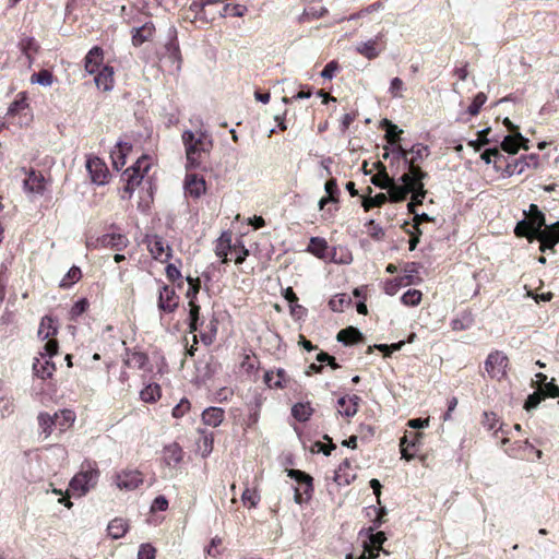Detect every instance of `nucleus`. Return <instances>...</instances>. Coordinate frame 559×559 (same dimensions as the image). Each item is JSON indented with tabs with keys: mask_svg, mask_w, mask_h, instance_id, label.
<instances>
[{
	"mask_svg": "<svg viewBox=\"0 0 559 559\" xmlns=\"http://www.w3.org/2000/svg\"><path fill=\"white\" fill-rule=\"evenodd\" d=\"M181 141L185 146L187 170H207L213 150L212 135L202 129L186 130L181 134Z\"/></svg>",
	"mask_w": 559,
	"mask_h": 559,
	"instance_id": "1",
	"label": "nucleus"
},
{
	"mask_svg": "<svg viewBox=\"0 0 559 559\" xmlns=\"http://www.w3.org/2000/svg\"><path fill=\"white\" fill-rule=\"evenodd\" d=\"M99 477L97 464L91 461H84L81 471L71 479L70 490L78 496L85 495L91 488L95 487Z\"/></svg>",
	"mask_w": 559,
	"mask_h": 559,
	"instance_id": "2",
	"label": "nucleus"
},
{
	"mask_svg": "<svg viewBox=\"0 0 559 559\" xmlns=\"http://www.w3.org/2000/svg\"><path fill=\"white\" fill-rule=\"evenodd\" d=\"M287 474L297 483V486L294 488L296 503L300 504L309 500L313 490L312 477L299 469H288Z\"/></svg>",
	"mask_w": 559,
	"mask_h": 559,
	"instance_id": "3",
	"label": "nucleus"
},
{
	"mask_svg": "<svg viewBox=\"0 0 559 559\" xmlns=\"http://www.w3.org/2000/svg\"><path fill=\"white\" fill-rule=\"evenodd\" d=\"M509 359L502 352L490 353L485 360V370L491 379L501 380L507 374Z\"/></svg>",
	"mask_w": 559,
	"mask_h": 559,
	"instance_id": "4",
	"label": "nucleus"
},
{
	"mask_svg": "<svg viewBox=\"0 0 559 559\" xmlns=\"http://www.w3.org/2000/svg\"><path fill=\"white\" fill-rule=\"evenodd\" d=\"M534 237L540 242L539 250L542 252H546V250L555 252V246L559 243V222L550 226L545 225L535 231Z\"/></svg>",
	"mask_w": 559,
	"mask_h": 559,
	"instance_id": "5",
	"label": "nucleus"
},
{
	"mask_svg": "<svg viewBox=\"0 0 559 559\" xmlns=\"http://www.w3.org/2000/svg\"><path fill=\"white\" fill-rule=\"evenodd\" d=\"M144 481L142 473L138 469H123L115 475L114 483L120 490L131 491Z\"/></svg>",
	"mask_w": 559,
	"mask_h": 559,
	"instance_id": "6",
	"label": "nucleus"
},
{
	"mask_svg": "<svg viewBox=\"0 0 559 559\" xmlns=\"http://www.w3.org/2000/svg\"><path fill=\"white\" fill-rule=\"evenodd\" d=\"M146 245L150 253L156 260L165 262L171 257V248L164 238L157 235L146 237Z\"/></svg>",
	"mask_w": 559,
	"mask_h": 559,
	"instance_id": "7",
	"label": "nucleus"
},
{
	"mask_svg": "<svg viewBox=\"0 0 559 559\" xmlns=\"http://www.w3.org/2000/svg\"><path fill=\"white\" fill-rule=\"evenodd\" d=\"M179 305V297L175 289L168 285H163L158 294V309L166 313H173Z\"/></svg>",
	"mask_w": 559,
	"mask_h": 559,
	"instance_id": "8",
	"label": "nucleus"
},
{
	"mask_svg": "<svg viewBox=\"0 0 559 559\" xmlns=\"http://www.w3.org/2000/svg\"><path fill=\"white\" fill-rule=\"evenodd\" d=\"M86 169L91 179L96 185H105L109 175L106 164L98 157H90L86 162Z\"/></svg>",
	"mask_w": 559,
	"mask_h": 559,
	"instance_id": "9",
	"label": "nucleus"
},
{
	"mask_svg": "<svg viewBox=\"0 0 559 559\" xmlns=\"http://www.w3.org/2000/svg\"><path fill=\"white\" fill-rule=\"evenodd\" d=\"M531 165H533V167H537L538 155L530 154L521 156L512 163H508L503 169V175L506 177H511L514 174L521 175L525 171L526 168L531 167Z\"/></svg>",
	"mask_w": 559,
	"mask_h": 559,
	"instance_id": "10",
	"label": "nucleus"
},
{
	"mask_svg": "<svg viewBox=\"0 0 559 559\" xmlns=\"http://www.w3.org/2000/svg\"><path fill=\"white\" fill-rule=\"evenodd\" d=\"M97 246L121 251L129 245V239L122 234H105L97 238Z\"/></svg>",
	"mask_w": 559,
	"mask_h": 559,
	"instance_id": "11",
	"label": "nucleus"
},
{
	"mask_svg": "<svg viewBox=\"0 0 559 559\" xmlns=\"http://www.w3.org/2000/svg\"><path fill=\"white\" fill-rule=\"evenodd\" d=\"M185 189L189 195L200 198L205 192V180L195 174H188L185 180Z\"/></svg>",
	"mask_w": 559,
	"mask_h": 559,
	"instance_id": "12",
	"label": "nucleus"
},
{
	"mask_svg": "<svg viewBox=\"0 0 559 559\" xmlns=\"http://www.w3.org/2000/svg\"><path fill=\"white\" fill-rule=\"evenodd\" d=\"M96 86L105 92L114 87V69L109 66H104L102 70L96 72L94 78Z\"/></svg>",
	"mask_w": 559,
	"mask_h": 559,
	"instance_id": "13",
	"label": "nucleus"
},
{
	"mask_svg": "<svg viewBox=\"0 0 559 559\" xmlns=\"http://www.w3.org/2000/svg\"><path fill=\"white\" fill-rule=\"evenodd\" d=\"M24 188L28 192L43 194L45 189V178L41 173L31 170L24 180Z\"/></svg>",
	"mask_w": 559,
	"mask_h": 559,
	"instance_id": "14",
	"label": "nucleus"
},
{
	"mask_svg": "<svg viewBox=\"0 0 559 559\" xmlns=\"http://www.w3.org/2000/svg\"><path fill=\"white\" fill-rule=\"evenodd\" d=\"M225 418V412L221 407L211 406L203 411L202 421L211 427H218Z\"/></svg>",
	"mask_w": 559,
	"mask_h": 559,
	"instance_id": "15",
	"label": "nucleus"
},
{
	"mask_svg": "<svg viewBox=\"0 0 559 559\" xmlns=\"http://www.w3.org/2000/svg\"><path fill=\"white\" fill-rule=\"evenodd\" d=\"M103 62V50L99 47H93L85 56V70L90 74H95Z\"/></svg>",
	"mask_w": 559,
	"mask_h": 559,
	"instance_id": "16",
	"label": "nucleus"
},
{
	"mask_svg": "<svg viewBox=\"0 0 559 559\" xmlns=\"http://www.w3.org/2000/svg\"><path fill=\"white\" fill-rule=\"evenodd\" d=\"M155 32L153 23L148 22L141 27L133 28L132 31V44L135 47L141 46L143 43L150 40Z\"/></svg>",
	"mask_w": 559,
	"mask_h": 559,
	"instance_id": "17",
	"label": "nucleus"
},
{
	"mask_svg": "<svg viewBox=\"0 0 559 559\" xmlns=\"http://www.w3.org/2000/svg\"><path fill=\"white\" fill-rule=\"evenodd\" d=\"M361 399L354 394L352 396H342L337 401V406L344 407V405L348 404L347 408L338 409V414L346 417H353L358 412L359 402Z\"/></svg>",
	"mask_w": 559,
	"mask_h": 559,
	"instance_id": "18",
	"label": "nucleus"
},
{
	"mask_svg": "<svg viewBox=\"0 0 559 559\" xmlns=\"http://www.w3.org/2000/svg\"><path fill=\"white\" fill-rule=\"evenodd\" d=\"M34 373L40 379L50 378L56 370L55 364L49 358H36L33 364Z\"/></svg>",
	"mask_w": 559,
	"mask_h": 559,
	"instance_id": "19",
	"label": "nucleus"
},
{
	"mask_svg": "<svg viewBox=\"0 0 559 559\" xmlns=\"http://www.w3.org/2000/svg\"><path fill=\"white\" fill-rule=\"evenodd\" d=\"M520 141L530 142L520 132L507 135L501 142V148L509 154H516L520 150Z\"/></svg>",
	"mask_w": 559,
	"mask_h": 559,
	"instance_id": "20",
	"label": "nucleus"
},
{
	"mask_svg": "<svg viewBox=\"0 0 559 559\" xmlns=\"http://www.w3.org/2000/svg\"><path fill=\"white\" fill-rule=\"evenodd\" d=\"M336 338L338 342L345 345H352L362 341L364 336L358 329L354 326H348L346 329L341 330L337 333Z\"/></svg>",
	"mask_w": 559,
	"mask_h": 559,
	"instance_id": "21",
	"label": "nucleus"
},
{
	"mask_svg": "<svg viewBox=\"0 0 559 559\" xmlns=\"http://www.w3.org/2000/svg\"><path fill=\"white\" fill-rule=\"evenodd\" d=\"M389 198L392 202L404 201L407 195L412 192L406 186H401L393 178L391 179L390 186L386 188Z\"/></svg>",
	"mask_w": 559,
	"mask_h": 559,
	"instance_id": "22",
	"label": "nucleus"
},
{
	"mask_svg": "<svg viewBox=\"0 0 559 559\" xmlns=\"http://www.w3.org/2000/svg\"><path fill=\"white\" fill-rule=\"evenodd\" d=\"M182 449L178 443H171L164 449V460L168 466H175L182 460Z\"/></svg>",
	"mask_w": 559,
	"mask_h": 559,
	"instance_id": "23",
	"label": "nucleus"
},
{
	"mask_svg": "<svg viewBox=\"0 0 559 559\" xmlns=\"http://www.w3.org/2000/svg\"><path fill=\"white\" fill-rule=\"evenodd\" d=\"M131 145L127 142H119L117 150L111 153L114 167L119 170L126 165V154L131 151Z\"/></svg>",
	"mask_w": 559,
	"mask_h": 559,
	"instance_id": "24",
	"label": "nucleus"
},
{
	"mask_svg": "<svg viewBox=\"0 0 559 559\" xmlns=\"http://www.w3.org/2000/svg\"><path fill=\"white\" fill-rule=\"evenodd\" d=\"M129 528V525L126 520L121 518H116L112 521L109 522L107 531L108 534L114 538L118 539L124 536Z\"/></svg>",
	"mask_w": 559,
	"mask_h": 559,
	"instance_id": "25",
	"label": "nucleus"
},
{
	"mask_svg": "<svg viewBox=\"0 0 559 559\" xmlns=\"http://www.w3.org/2000/svg\"><path fill=\"white\" fill-rule=\"evenodd\" d=\"M308 251L311 252L313 255H316L319 259H325L326 251H328V242L324 238L320 237H311Z\"/></svg>",
	"mask_w": 559,
	"mask_h": 559,
	"instance_id": "26",
	"label": "nucleus"
},
{
	"mask_svg": "<svg viewBox=\"0 0 559 559\" xmlns=\"http://www.w3.org/2000/svg\"><path fill=\"white\" fill-rule=\"evenodd\" d=\"M56 420H59V415L55 414V416H50L48 413H40L38 415V425L40 428V433L45 435V438L49 437L52 432V427L56 424Z\"/></svg>",
	"mask_w": 559,
	"mask_h": 559,
	"instance_id": "27",
	"label": "nucleus"
},
{
	"mask_svg": "<svg viewBox=\"0 0 559 559\" xmlns=\"http://www.w3.org/2000/svg\"><path fill=\"white\" fill-rule=\"evenodd\" d=\"M527 221L532 224L535 231L539 230L542 227L546 225L545 214L538 209L536 204L530 205Z\"/></svg>",
	"mask_w": 559,
	"mask_h": 559,
	"instance_id": "28",
	"label": "nucleus"
},
{
	"mask_svg": "<svg viewBox=\"0 0 559 559\" xmlns=\"http://www.w3.org/2000/svg\"><path fill=\"white\" fill-rule=\"evenodd\" d=\"M313 413L310 403H297L292 407V415L298 421H307Z\"/></svg>",
	"mask_w": 559,
	"mask_h": 559,
	"instance_id": "29",
	"label": "nucleus"
},
{
	"mask_svg": "<svg viewBox=\"0 0 559 559\" xmlns=\"http://www.w3.org/2000/svg\"><path fill=\"white\" fill-rule=\"evenodd\" d=\"M57 333V326L55 325V321L51 317L45 316L38 329V336L43 340H48L50 336Z\"/></svg>",
	"mask_w": 559,
	"mask_h": 559,
	"instance_id": "30",
	"label": "nucleus"
},
{
	"mask_svg": "<svg viewBox=\"0 0 559 559\" xmlns=\"http://www.w3.org/2000/svg\"><path fill=\"white\" fill-rule=\"evenodd\" d=\"M148 361L147 356L141 352L127 353L124 365L132 368L143 369Z\"/></svg>",
	"mask_w": 559,
	"mask_h": 559,
	"instance_id": "31",
	"label": "nucleus"
},
{
	"mask_svg": "<svg viewBox=\"0 0 559 559\" xmlns=\"http://www.w3.org/2000/svg\"><path fill=\"white\" fill-rule=\"evenodd\" d=\"M378 38L379 37H377L376 39H370L366 43H360L356 47L357 52H359L369 60L377 58L379 56V50L376 47Z\"/></svg>",
	"mask_w": 559,
	"mask_h": 559,
	"instance_id": "32",
	"label": "nucleus"
},
{
	"mask_svg": "<svg viewBox=\"0 0 559 559\" xmlns=\"http://www.w3.org/2000/svg\"><path fill=\"white\" fill-rule=\"evenodd\" d=\"M376 166L379 168V174L372 176L371 182L383 190H386V188L390 186L391 177L385 171V167L381 162H378Z\"/></svg>",
	"mask_w": 559,
	"mask_h": 559,
	"instance_id": "33",
	"label": "nucleus"
},
{
	"mask_svg": "<svg viewBox=\"0 0 559 559\" xmlns=\"http://www.w3.org/2000/svg\"><path fill=\"white\" fill-rule=\"evenodd\" d=\"M412 201L407 204V209L409 213H415V206L423 204V201L426 197V190L424 189V182H418L414 190H412Z\"/></svg>",
	"mask_w": 559,
	"mask_h": 559,
	"instance_id": "34",
	"label": "nucleus"
},
{
	"mask_svg": "<svg viewBox=\"0 0 559 559\" xmlns=\"http://www.w3.org/2000/svg\"><path fill=\"white\" fill-rule=\"evenodd\" d=\"M514 233L518 237H525L527 238L530 241H533L534 239H536L534 237V234H535V229L534 227L532 226V224L527 221V218L525 219H522L520 221L515 228H514Z\"/></svg>",
	"mask_w": 559,
	"mask_h": 559,
	"instance_id": "35",
	"label": "nucleus"
},
{
	"mask_svg": "<svg viewBox=\"0 0 559 559\" xmlns=\"http://www.w3.org/2000/svg\"><path fill=\"white\" fill-rule=\"evenodd\" d=\"M231 246H230V236L229 235H222L221 238L218 239L217 241V245H216V248H215V253L217 257H221L223 258V263H227L228 262V251L230 250Z\"/></svg>",
	"mask_w": 559,
	"mask_h": 559,
	"instance_id": "36",
	"label": "nucleus"
},
{
	"mask_svg": "<svg viewBox=\"0 0 559 559\" xmlns=\"http://www.w3.org/2000/svg\"><path fill=\"white\" fill-rule=\"evenodd\" d=\"M123 179L127 181L124 191L131 194L135 187L139 186L144 178L143 175L135 174L129 169L123 173Z\"/></svg>",
	"mask_w": 559,
	"mask_h": 559,
	"instance_id": "37",
	"label": "nucleus"
},
{
	"mask_svg": "<svg viewBox=\"0 0 559 559\" xmlns=\"http://www.w3.org/2000/svg\"><path fill=\"white\" fill-rule=\"evenodd\" d=\"M352 302V299L346 294L335 295L330 301L329 306L331 310L335 312H342L345 307H348Z\"/></svg>",
	"mask_w": 559,
	"mask_h": 559,
	"instance_id": "38",
	"label": "nucleus"
},
{
	"mask_svg": "<svg viewBox=\"0 0 559 559\" xmlns=\"http://www.w3.org/2000/svg\"><path fill=\"white\" fill-rule=\"evenodd\" d=\"M382 126L386 128L385 139L391 145H394L399 141V136L403 131L388 119L382 120Z\"/></svg>",
	"mask_w": 559,
	"mask_h": 559,
	"instance_id": "39",
	"label": "nucleus"
},
{
	"mask_svg": "<svg viewBox=\"0 0 559 559\" xmlns=\"http://www.w3.org/2000/svg\"><path fill=\"white\" fill-rule=\"evenodd\" d=\"M367 533H368V539H369L367 543L370 546H374L377 551H381L382 545L386 540L385 534L383 532L374 533V527H369Z\"/></svg>",
	"mask_w": 559,
	"mask_h": 559,
	"instance_id": "40",
	"label": "nucleus"
},
{
	"mask_svg": "<svg viewBox=\"0 0 559 559\" xmlns=\"http://www.w3.org/2000/svg\"><path fill=\"white\" fill-rule=\"evenodd\" d=\"M140 397L146 403L155 402L160 397V388L157 384H150L140 392Z\"/></svg>",
	"mask_w": 559,
	"mask_h": 559,
	"instance_id": "41",
	"label": "nucleus"
},
{
	"mask_svg": "<svg viewBox=\"0 0 559 559\" xmlns=\"http://www.w3.org/2000/svg\"><path fill=\"white\" fill-rule=\"evenodd\" d=\"M31 82L37 83L41 86H50L53 82V75L48 70H40L39 72L32 74Z\"/></svg>",
	"mask_w": 559,
	"mask_h": 559,
	"instance_id": "42",
	"label": "nucleus"
},
{
	"mask_svg": "<svg viewBox=\"0 0 559 559\" xmlns=\"http://www.w3.org/2000/svg\"><path fill=\"white\" fill-rule=\"evenodd\" d=\"M423 294L420 290L417 289H408L406 293H404L401 297V301L405 306H417L421 301Z\"/></svg>",
	"mask_w": 559,
	"mask_h": 559,
	"instance_id": "43",
	"label": "nucleus"
},
{
	"mask_svg": "<svg viewBox=\"0 0 559 559\" xmlns=\"http://www.w3.org/2000/svg\"><path fill=\"white\" fill-rule=\"evenodd\" d=\"M81 276H82V272H81L80 267L72 266L68 271L66 276L61 280L60 286L63 288L70 287L71 285H73L74 283L80 281Z\"/></svg>",
	"mask_w": 559,
	"mask_h": 559,
	"instance_id": "44",
	"label": "nucleus"
},
{
	"mask_svg": "<svg viewBox=\"0 0 559 559\" xmlns=\"http://www.w3.org/2000/svg\"><path fill=\"white\" fill-rule=\"evenodd\" d=\"M388 201V195L385 193H378L374 197L365 198L362 201V206L365 211H369L372 207L381 206Z\"/></svg>",
	"mask_w": 559,
	"mask_h": 559,
	"instance_id": "45",
	"label": "nucleus"
},
{
	"mask_svg": "<svg viewBox=\"0 0 559 559\" xmlns=\"http://www.w3.org/2000/svg\"><path fill=\"white\" fill-rule=\"evenodd\" d=\"M20 48L22 52L29 59L31 52H37L39 46L33 37H24L20 41Z\"/></svg>",
	"mask_w": 559,
	"mask_h": 559,
	"instance_id": "46",
	"label": "nucleus"
},
{
	"mask_svg": "<svg viewBox=\"0 0 559 559\" xmlns=\"http://www.w3.org/2000/svg\"><path fill=\"white\" fill-rule=\"evenodd\" d=\"M408 173L412 175L413 179L416 183L423 182V180L427 177V173L423 171L421 168L415 163L414 159H409L407 163Z\"/></svg>",
	"mask_w": 559,
	"mask_h": 559,
	"instance_id": "47",
	"label": "nucleus"
},
{
	"mask_svg": "<svg viewBox=\"0 0 559 559\" xmlns=\"http://www.w3.org/2000/svg\"><path fill=\"white\" fill-rule=\"evenodd\" d=\"M150 167H151V163H150L148 156L143 155L135 162V164L132 167H130L128 169L135 174L144 176L150 170Z\"/></svg>",
	"mask_w": 559,
	"mask_h": 559,
	"instance_id": "48",
	"label": "nucleus"
},
{
	"mask_svg": "<svg viewBox=\"0 0 559 559\" xmlns=\"http://www.w3.org/2000/svg\"><path fill=\"white\" fill-rule=\"evenodd\" d=\"M486 100H487V96L485 93L479 92L478 94H476L473 102L471 103V105L467 108L468 114L472 116L478 115L481 106L486 103Z\"/></svg>",
	"mask_w": 559,
	"mask_h": 559,
	"instance_id": "49",
	"label": "nucleus"
},
{
	"mask_svg": "<svg viewBox=\"0 0 559 559\" xmlns=\"http://www.w3.org/2000/svg\"><path fill=\"white\" fill-rule=\"evenodd\" d=\"M412 157L409 159H414L415 163L423 160L425 157L429 155V148L423 144H415L409 150Z\"/></svg>",
	"mask_w": 559,
	"mask_h": 559,
	"instance_id": "50",
	"label": "nucleus"
},
{
	"mask_svg": "<svg viewBox=\"0 0 559 559\" xmlns=\"http://www.w3.org/2000/svg\"><path fill=\"white\" fill-rule=\"evenodd\" d=\"M404 280H405V277H396V278H393V280H388L384 283V292H385V294H388L390 296H394L399 292L401 286L404 285Z\"/></svg>",
	"mask_w": 559,
	"mask_h": 559,
	"instance_id": "51",
	"label": "nucleus"
},
{
	"mask_svg": "<svg viewBox=\"0 0 559 559\" xmlns=\"http://www.w3.org/2000/svg\"><path fill=\"white\" fill-rule=\"evenodd\" d=\"M187 281L189 283V288L186 293V297L189 299V301H194L199 290H200V280L199 278H192L190 276L187 277Z\"/></svg>",
	"mask_w": 559,
	"mask_h": 559,
	"instance_id": "52",
	"label": "nucleus"
},
{
	"mask_svg": "<svg viewBox=\"0 0 559 559\" xmlns=\"http://www.w3.org/2000/svg\"><path fill=\"white\" fill-rule=\"evenodd\" d=\"M544 395L543 393L539 391H536L534 392L533 394H530L525 404H524V408L526 411H531V409H534L538 406V404L544 400Z\"/></svg>",
	"mask_w": 559,
	"mask_h": 559,
	"instance_id": "53",
	"label": "nucleus"
},
{
	"mask_svg": "<svg viewBox=\"0 0 559 559\" xmlns=\"http://www.w3.org/2000/svg\"><path fill=\"white\" fill-rule=\"evenodd\" d=\"M74 419H75V415L72 411L63 409V411H61V413L59 415V420H56V424H59L61 426V428L63 429L64 427H69L70 425H72Z\"/></svg>",
	"mask_w": 559,
	"mask_h": 559,
	"instance_id": "54",
	"label": "nucleus"
},
{
	"mask_svg": "<svg viewBox=\"0 0 559 559\" xmlns=\"http://www.w3.org/2000/svg\"><path fill=\"white\" fill-rule=\"evenodd\" d=\"M88 308V301L85 298L78 300L71 308V319H75L86 311Z\"/></svg>",
	"mask_w": 559,
	"mask_h": 559,
	"instance_id": "55",
	"label": "nucleus"
},
{
	"mask_svg": "<svg viewBox=\"0 0 559 559\" xmlns=\"http://www.w3.org/2000/svg\"><path fill=\"white\" fill-rule=\"evenodd\" d=\"M480 157L486 164H490L492 157L496 159V162L504 159V156L497 147L486 150Z\"/></svg>",
	"mask_w": 559,
	"mask_h": 559,
	"instance_id": "56",
	"label": "nucleus"
},
{
	"mask_svg": "<svg viewBox=\"0 0 559 559\" xmlns=\"http://www.w3.org/2000/svg\"><path fill=\"white\" fill-rule=\"evenodd\" d=\"M156 550L150 544H142L138 552V559H155Z\"/></svg>",
	"mask_w": 559,
	"mask_h": 559,
	"instance_id": "57",
	"label": "nucleus"
},
{
	"mask_svg": "<svg viewBox=\"0 0 559 559\" xmlns=\"http://www.w3.org/2000/svg\"><path fill=\"white\" fill-rule=\"evenodd\" d=\"M554 381L555 380L551 379V381L544 384V388H540V392L543 393L544 397H559V386L555 384Z\"/></svg>",
	"mask_w": 559,
	"mask_h": 559,
	"instance_id": "58",
	"label": "nucleus"
},
{
	"mask_svg": "<svg viewBox=\"0 0 559 559\" xmlns=\"http://www.w3.org/2000/svg\"><path fill=\"white\" fill-rule=\"evenodd\" d=\"M190 409V402L187 399H182L174 408L173 416L175 418H181Z\"/></svg>",
	"mask_w": 559,
	"mask_h": 559,
	"instance_id": "59",
	"label": "nucleus"
},
{
	"mask_svg": "<svg viewBox=\"0 0 559 559\" xmlns=\"http://www.w3.org/2000/svg\"><path fill=\"white\" fill-rule=\"evenodd\" d=\"M201 433H202L201 442H202V447H203V452H204V455H207L213 450L214 437H213L212 432L207 433L205 431H201Z\"/></svg>",
	"mask_w": 559,
	"mask_h": 559,
	"instance_id": "60",
	"label": "nucleus"
},
{
	"mask_svg": "<svg viewBox=\"0 0 559 559\" xmlns=\"http://www.w3.org/2000/svg\"><path fill=\"white\" fill-rule=\"evenodd\" d=\"M241 499L243 503H249L250 507H255L260 498L254 490L246 488L241 495Z\"/></svg>",
	"mask_w": 559,
	"mask_h": 559,
	"instance_id": "61",
	"label": "nucleus"
},
{
	"mask_svg": "<svg viewBox=\"0 0 559 559\" xmlns=\"http://www.w3.org/2000/svg\"><path fill=\"white\" fill-rule=\"evenodd\" d=\"M14 411V403L12 400L7 397L0 399V415L2 417H7L12 414Z\"/></svg>",
	"mask_w": 559,
	"mask_h": 559,
	"instance_id": "62",
	"label": "nucleus"
},
{
	"mask_svg": "<svg viewBox=\"0 0 559 559\" xmlns=\"http://www.w3.org/2000/svg\"><path fill=\"white\" fill-rule=\"evenodd\" d=\"M45 353H41V358L48 357L49 359L58 353V343L55 340H48L44 346Z\"/></svg>",
	"mask_w": 559,
	"mask_h": 559,
	"instance_id": "63",
	"label": "nucleus"
},
{
	"mask_svg": "<svg viewBox=\"0 0 559 559\" xmlns=\"http://www.w3.org/2000/svg\"><path fill=\"white\" fill-rule=\"evenodd\" d=\"M404 88V83L400 78H394L390 84V93L393 97H402V91Z\"/></svg>",
	"mask_w": 559,
	"mask_h": 559,
	"instance_id": "64",
	"label": "nucleus"
}]
</instances>
